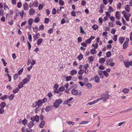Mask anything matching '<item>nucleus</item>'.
Listing matches in <instances>:
<instances>
[{"label":"nucleus","mask_w":132,"mask_h":132,"mask_svg":"<svg viewBox=\"0 0 132 132\" xmlns=\"http://www.w3.org/2000/svg\"><path fill=\"white\" fill-rule=\"evenodd\" d=\"M62 102V100L61 99H59L56 100L53 104V105L55 108H57L59 107L60 105Z\"/></svg>","instance_id":"1"},{"label":"nucleus","mask_w":132,"mask_h":132,"mask_svg":"<svg viewBox=\"0 0 132 132\" xmlns=\"http://www.w3.org/2000/svg\"><path fill=\"white\" fill-rule=\"evenodd\" d=\"M109 96L108 94H103L101 96V98H98V99H100V101L103 100V101L106 102L109 99Z\"/></svg>","instance_id":"2"},{"label":"nucleus","mask_w":132,"mask_h":132,"mask_svg":"<svg viewBox=\"0 0 132 132\" xmlns=\"http://www.w3.org/2000/svg\"><path fill=\"white\" fill-rule=\"evenodd\" d=\"M33 22V20L31 18H30L28 20V25L27 26V27L29 30H30L31 29L32 23Z\"/></svg>","instance_id":"3"},{"label":"nucleus","mask_w":132,"mask_h":132,"mask_svg":"<svg viewBox=\"0 0 132 132\" xmlns=\"http://www.w3.org/2000/svg\"><path fill=\"white\" fill-rule=\"evenodd\" d=\"M126 39L127 40V41H126L123 44V48L124 49H126L128 46V44L127 43L129 41L128 38H126Z\"/></svg>","instance_id":"4"},{"label":"nucleus","mask_w":132,"mask_h":132,"mask_svg":"<svg viewBox=\"0 0 132 132\" xmlns=\"http://www.w3.org/2000/svg\"><path fill=\"white\" fill-rule=\"evenodd\" d=\"M100 99H97L91 102H89L87 104V105H92L98 102L99 101H100Z\"/></svg>","instance_id":"5"},{"label":"nucleus","mask_w":132,"mask_h":132,"mask_svg":"<svg viewBox=\"0 0 132 132\" xmlns=\"http://www.w3.org/2000/svg\"><path fill=\"white\" fill-rule=\"evenodd\" d=\"M31 120L32 121L29 122L28 124V126L29 128H31L33 127V118H31Z\"/></svg>","instance_id":"6"},{"label":"nucleus","mask_w":132,"mask_h":132,"mask_svg":"<svg viewBox=\"0 0 132 132\" xmlns=\"http://www.w3.org/2000/svg\"><path fill=\"white\" fill-rule=\"evenodd\" d=\"M23 9L24 10H27L29 8L28 5L27 3L26 2L23 5Z\"/></svg>","instance_id":"7"},{"label":"nucleus","mask_w":132,"mask_h":132,"mask_svg":"<svg viewBox=\"0 0 132 132\" xmlns=\"http://www.w3.org/2000/svg\"><path fill=\"white\" fill-rule=\"evenodd\" d=\"M72 94L74 95H77L78 94V92L77 90L75 89H72L71 92Z\"/></svg>","instance_id":"8"},{"label":"nucleus","mask_w":132,"mask_h":132,"mask_svg":"<svg viewBox=\"0 0 132 132\" xmlns=\"http://www.w3.org/2000/svg\"><path fill=\"white\" fill-rule=\"evenodd\" d=\"M94 79H95V81L96 82L98 83L100 81L99 77L97 75L95 76L93 80Z\"/></svg>","instance_id":"9"},{"label":"nucleus","mask_w":132,"mask_h":132,"mask_svg":"<svg viewBox=\"0 0 132 132\" xmlns=\"http://www.w3.org/2000/svg\"><path fill=\"white\" fill-rule=\"evenodd\" d=\"M103 71L100 70L98 71V74L100 76V78L101 79H102L104 77V75L102 74Z\"/></svg>","instance_id":"10"},{"label":"nucleus","mask_w":132,"mask_h":132,"mask_svg":"<svg viewBox=\"0 0 132 132\" xmlns=\"http://www.w3.org/2000/svg\"><path fill=\"white\" fill-rule=\"evenodd\" d=\"M125 9L128 12H129L130 10V7L128 4L126 5L125 6Z\"/></svg>","instance_id":"11"},{"label":"nucleus","mask_w":132,"mask_h":132,"mask_svg":"<svg viewBox=\"0 0 132 132\" xmlns=\"http://www.w3.org/2000/svg\"><path fill=\"white\" fill-rule=\"evenodd\" d=\"M45 125V122L44 121L42 120L40 122L39 125V127L41 128H43Z\"/></svg>","instance_id":"12"},{"label":"nucleus","mask_w":132,"mask_h":132,"mask_svg":"<svg viewBox=\"0 0 132 132\" xmlns=\"http://www.w3.org/2000/svg\"><path fill=\"white\" fill-rule=\"evenodd\" d=\"M14 95L13 94H12L10 95L8 97V98L9 99L10 101H11L13 100L14 98Z\"/></svg>","instance_id":"13"},{"label":"nucleus","mask_w":132,"mask_h":132,"mask_svg":"<svg viewBox=\"0 0 132 132\" xmlns=\"http://www.w3.org/2000/svg\"><path fill=\"white\" fill-rule=\"evenodd\" d=\"M129 89L125 88L122 89V92L125 93L127 94L129 92Z\"/></svg>","instance_id":"14"},{"label":"nucleus","mask_w":132,"mask_h":132,"mask_svg":"<svg viewBox=\"0 0 132 132\" xmlns=\"http://www.w3.org/2000/svg\"><path fill=\"white\" fill-rule=\"evenodd\" d=\"M77 71L75 70H72L70 72V74L72 76L77 74Z\"/></svg>","instance_id":"15"},{"label":"nucleus","mask_w":132,"mask_h":132,"mask_svg":"<svg viewBox=\"0 0 132 132\" xmlns=\"http://www.w3.org/2000/svg\"><path fill=\"white\" fill-rule=\"evenodd\" d=\"M125 39V38L124 37H120L119 38V43L121 44H122L123 43V41H124Z\"/></svg>","instance_id":"16"},{"label":"nucleus","mask_w":132,"mask_h":132,"mask_svg":"<svg viewBox=\"0 0 132 132\" xmlns=\"http://www.w3.org/2000/svg\"><path fill=\"white\" fill-rule=\"evenodd\" d=\"M43 41V39L42 38H39L37 40V44L38 45H39L42 43Z\"/></svg>","instance_id":"17"},{"label":"nucleus","mask_w":132,"mask_h":132,"mask_svg":"<svg viewBox=\"0 0 132 132\" xmlns=\"http://www.w3.org/2000/svg\"><path fill=\"white\" fill-rule=\"evenodd\" d=\"M29 79L28 78L24 79L22 80V82L24 85L26 84L27 82H28L29 81Z\"/></svg>","instance_id":"18"},{"label":"nucleus","mask_w":132,"mask_h":132,"mask_svg":"<svg viewBox=\"0 0 132 132\" xmlns=\"http://www.w3.org/2000/svg\"><path fill=\"white\" fill-rule=\"evenodd\" d=\"M20 14L21 16V19H22L24 15H26V14L24 13V11L23 10H22L20 12Z\"/></svg>","instance_id":"19"},{"label":"nucleus","mask_w":132,"mask_h":132,"mask_svg":"<svg viewBox=\"0 0 132 132\" xmlns=\"http://www.w3.org/2000/svg\"><path fill=\"white\" fill-rule=\"evenodd\" d=\"M0 98L2 101H4V100L8 98L7 96L6 95H4L3 96L1 97Z\"/></svg>","instance_id":"20"},{"label":"nucleus","mask_w":132,"mask_h":132,"mask_svg":"<svg viewBox=\"0 0 132 132\" xmlns=\"http://www.w3.org/2000/svg\"><path fill=\"white\" fill-rule=\"evenodd\" d=\"M6 104L5 102H2L0 104L1 108H4L6 106Z\"/></svg>","instance_id":"21"},{"label":"nucleus","mask_w":132,"mask_h":132,"mask_svg":"<svg viewBox=\"0 0 132 132\" xmlns=\"http://www.w3.org/2000/svg\"><path fill=\"white\" fill-rule=\"evenodd\" d=\"M120 12L119 11H117L116 13V17L118 19H119L120 18Z\"/></svg>","instance_id":"22"},{"label":"nucleus","mask_w":132,"mask_h":132,"mask_svg":"<svg viewBox=\"0 0 132 132\" xmlns=\"http://www.w3.org/2000/svg\"><path fill=\"white\" fill-rule=\"evenodd\" d=\"M24 85V84L23 83H22V82H21L18 85V88L20 89L21 88L23 87Z\"/></svg>","instance_id":"23"},{"label":"nucleus","mask_w":132,"mask_h":132,"mask_svg":"<svg viewBox=\"0 0 132 132\" xmlns=\"http://www.w3.org/2000/svg\"><path fill=\"white\" fill-rule=\"evenodd\" d=\"M105 61V59L103 58H101L99 60V62L101 63H104Z\"/></svg>","instance_id":"24"},{"label":"nucleus","mask_w":132,"mask_h":132,"mask_svg":"<svg viewBox=\"0 0 132 132\" xmlns=\"http://www.w3.org/2000/svg\"><path fill=\"white\" fill-rule=\"evenodd\" d=\"M84 71L82 69H80V70L78 72V75H82L84 72Z\"/></svg>","instance_id":"25"},{"label":"nucleus","mask_w":132,"mask_h":132,"mask_svg":"<svg viewBox=\"0 0 132 132\" xmlns=\"http://www.w3.org/2000/svg\"><path fill=\"white\" fill-rule=\"evenodd\" d=\"M43 103L41 100H39L37 103V105L38 107L41 106L42 104Z\"/></svg>","instance_id":"26"},{"label":"nucleus","mask_w":132,"mask_h":132,"mask_svg":"<svg viewBox=\"0 0 132 132\" xmlns=\"http://www.w3.org/2000/svg\"><path fill=\"white\" fill-rule=\"evenodd\" d=\"M39 120V117L37 116V115H36L35 117L34 118V121H35L36 122L38 121Z\"/></svg>","instance_id":"27"},{"label":"nucleus","mask_w":132,"mask_h":132,"mask_svg":"<svg viewBox=\"0 0 132 132\" xmlns=\"http://www.w3.org/2000/svg\"><path fill=\"white\" fill-rule=\"evenodd\" d=\"M96 49L93 48L90 50V53L92 54H94L96 53V51L95 50Z\"/></svg>","instance_id":"28"},{"label":"nucleus","mask_w":132,"mask_h":132,"mask_svg":"<svg viewBox=\"0 0 132 132\" xmlns=\"http://www.w3.org/2000/svg\"><path fill=\"white\" fill-rule=\"evenodd\" d=\"M22 122L23 125L25 126L27 124V121L25 119H24V120L22 121Z\"/></svg>","instance_id":"29"},{"label":"nucleus","mask_w":132,"mask_h":132,"mask_svg":"<svg viewBox=\"0 0 132 132\" xmlns=\"http://www.w3.org/2000/svg\"><path fill=\"white\" fill-rule=\"evenodd\" d=\"M51 106H47L45 110L46 111H49L51 110Z\"/></svg>","instance_id":"30"},{"label":"nucleus","mask_w":132,"mask_h":132,"mask_svg":"<svg viewBox=\"0 0 132 132\" xmlns=\"http://www.w3.org/2000/svg\"><path fill=\"white\" fill-rule=\"evenodd\" d=\"M124 63L126 67L128 68L129 67V63L128 62H125Z\"/></svg>","instance_id":"31"},{"label":"nucleus","mask_w":132,"mask_h":132,"mask_svg":"<svg viewBox=\"0 0 132 132\" xmlns=\"http://www.w3.org/2000/svg\"><path fill=\"white\" fill-rule=\"evenodd\" d=\"M30 63H31V65H33V60H32V61H31L30 60V59H29L28 60L27 65H29V64H30Z\"/></svg>","instance_id":"32"},{"label":"nucleus","mask_w":132,"mask_h":132,"mask_svg":"<svg viewBox=\"0 0 132 132\" xmlns=\"http://www.w3.org/2000/svg\"><path fill=\"white\" fill-rule=\"evenodd\" d=\"M72 77L70 76H67L66 78V81H69L70 80L72 79Z\"/></svg>","instance_id":"33"},{"label":"nucleus","mask_w":132,"mask_h":132,"mask_svg":"<svg viewBox=\"0 0 132 132\" xmlns=\"http://www.w3.org/2000/svg\"><path fill=\"white\" fill-rule=\"evenodd\" d=\"M83 58V55L81 54H80V55L78 56L77 58L79 61L81 60Z\"/></svg>","instance_id":"34"},{"label":"nucleus","mask_w":132,"mask_h":132,"mask_svg":"<svg viewBox=\"0 0 132 132\" xmlns=\"http://www.w3.org/2000/svg\"><path fill=\"white\" fill-rule=\"evenodd\" d=\"M38 3L37 0H36L34 3V5L35 7H37L38 6Z\"/></svg>","instance_id":"35"},{"label":"nucleus","mask_w":132,"mask_h":132,"mask_svg":"<svg viewBox=\"0 0 132 132\" xmlns=\"http://www.w3.org/2000/svg\"><path fill=\"white\" fill-rule=\"evenodd\" d=\"M92 28L94 30H96L98 28V26L96 24H94L92 26Z\"/></svg>","instance_id":"36"},{"label":"nucleus","mask_w":132,"mask_h":132,"mask_svg":"<svg viewBox=\"0 0 132 132\" xmlns=\"http://www.w3.org/2000/svg\"><path fill=\"white\" fill-rule=\"evenodd\" d=\"M19 90V89L18 88H16L14 90H13V92L14 94H15L17 93Z\"/></svg>","instance_id":"37"},{"label":"nucleus","mask_w":132,"mask_h":132,"mask_svg":"<svg viewBox=\"0 0 132 132\" xmlns=\"http://www.w3.org/2000/svg\"><path fill=\"white\" fill-rule=\"evenodd\" d=\"M103 73L106 77H108L109 75V74L105 70L103 71Z\"/></svg>","instance_id":"38"},{"label":"nucleus","mask_w":132,"mask_h":132,"mask_svg":"<svg viewBox=\"0 0 132 132\" xmlns=\"http://www.w3.org/2000/svg\"><path fill=\"white\" fill-rule=\"evenodd\" d=\"M40 19L39 17H37L35 19L34 22L36 23L38 22L39 21Z\"/></svg>","instance_id":"39"},{"label":"nucleus","mask_w":132,"mask_h":132,"mask_svg":"<svg viewBox=\"0 0 132 132\" xmlns=\"http://www.w3.org/2000/svg\"><path fill=\"white\" fill-rule=\"evenodd\" d=\"M29 13L30 15H32L33 14V9L31 8L29 10Z\"/></svg>","instance_id":"40"},{"label":"nucleus","mask_w":132,"mask_h":132,"mask_svg":"<svg viewBox=\"0 0 132 132\" xmlns=\"http://www.w3.org/2000/svg\"><path fill=\"white\" fill-rule=\"evenodd\" d=\"M98 43H95V44H92V46L95 48V49H97L98 47Z\"/></svg>","instance_id":"41"},{"label":"nucleus","mask_w":132,"mask_h":132,"mask_svg":"<svg viewBox=\"0 0 132 132\" xmlns=\"http://www.w3.org/2000/svg\"><path fill=\"white\" fill-rule=\"evenodd\" d=\"M122 6V4L120 3H119L117 4V9H120Z\"/></svg>","instance_id":"42"},{"label":"nucleus","mask_w":132,"mask_h":132,"mask_svg":"<svg viewBox=\"0 0 132 132\" xmlns=\"http://www.w3.org/2000/svg\"><path fill=\"white\" fill-rule=\"evenodd\" d=\"M85 85L87 86V88L89 89H90L92 88V86L91 84L88 83L87 85Z\"/></svg>","instance_id":"43"},{"label":"nucleus","mask_w":132,"mask_h":132,"mask_svg":"<svg viewBox=\"0 0 132 132\" xmlns=\"http://www.w3.org/2000/svg\"><path fill=\"white\" fill-rule=\"evenodd\" d=\"M106 57H109L111 55V53L109 51L106 53Z\"/></svg>","instance_id":"44"},{"label":"nucleus","mask_w":132,"mask_h":132,"mask_svg":"<svg viewBox=\"0 0 132 132\" xmlns=\"http://www.w3.org/2000/svg\"><path fill=\"white\" fill-rule=\"evenodd\" d=\"M28 37L29 41L30 42H31L32 40V36L31 35L29 34H28Z\"/></svg>","instance_id":"45"},{"label":"nucleus","mask_w":132,"mask_h":132,"mask_svg":"<svg viewBox=\"0 0 132 132\" xmlns=\"http://www.w3.org/2000/svg\"><path fill=\"white\" fill-rule=\"evenodd\" d=\"M59 90L60 91L63 92L65 88L63 86H61L59 88Z\"/></svg>","instance_id":"46"},{"label":"nucleus","mask_w":132,"mask_h":132,"mask_svg":"<svg viewBox=\"0 0 132 132\" xmlns=\"http://www.w3.org/2000/svg\"><path fill=\"white\" fill-rule=\"evenodd\" d=\"M21 3L19 2L17 3V6L18 8H20L22 6Z\"/></svg>","instance_id":"47"},{"label":"nucleus","mask_w":132,"mask_h":132,"mask_svg":"<svg viewBox=\"0 0 132 132\" xmlns=\"http://www.w3.org/2000/svg\"><path fill=\"white\" fill-rule=\"evenodd\" d=\"M88 60L90 62H92L94 61V57L92 56H90L88 58Z\"/></svg>","instance_id":"48"},{"label":"nucleus","mask_w":132,"mask_h":132,"mask_svg":"<svg viewBox=\"0 0 132 132\" xmlns=\"http://www.w3.org/2000/svg\"><path fill=\"white\" fill-rule=\"evenodd\" d=\"M4 10L2 9H0V15L3 16L4 15Z\"/></svg>","instance_id":"49"},{"label":"nucleus","mask_w":132,"mask_h":132,"mask_svg":"<svg viewBox=\"0 0 132 132\" xmlns=\"http://www.w3.org/2000/svg\"><path fill=\"white\" fill-rule=\"evenodd\" d=\"M4 112V108H0V113L3 114Z\"/></svg>","instance_id":"50"},{"label":"nucleus","mask_w":132,"mask_h":132,"mask_svg":"<svg viewBox=\"0 0 132 132\" xmlns=\"http://www.w3.org/2000/svg\"><path fill=\"white\" fill-rule=\"evenodd\" d=\"M1 61L2 62L4 65V66H6V65L7 64V63L6 62L5 60L3 59H1Z\"/></svg>","instance_id":"51"},{"label":"nucleus","mask_w":132,"mask_h":132,"mask_svg":"<svg viewBox=\"0 0 132 132\" xmlns=\"http://www.w3.org/2000/svg\"><path fill=\"white\" fill-rule=\"evenodd\" d=\"M44 25L43 24H42L39 26V30H42L44 29Z\"/></svg>","instance_id":"52"},{"label":"nucleus","mask_w":132,"mask_h":132,"mask_svg":"<svg viewBox=\"0 0 132 132\" xmlns=\"http://www.w3.org/2000/svg\"><path fill=\"white\" fill-rule=\"evenodd\" d=\"M39 109L40 108L38 106L36 107L35 109V113H37L39 111Z\"/></svg>","instance_id":"53"},{"label":"nucleus","mask_w":132,"mask_h":132,"mask_svg":"<svg viewBox=\"0 0 132 132\" xmlns=\"http://www.w3.org/2000/svg\"><path fill=\"white\" fill-rule=\"evenodd\" d=\"M43 8V6L41 4H40L39 5V6L38 7V9L39 10H42Z\"/></svg>","instance_id":"54"},{"label":"nucleus","mask_w":132,"mask_h":132,"mask_svg":"<svg viewBox=\"0 0 132 132\" xmlns=\"http://www.w3.org/2000/svg\"><path fill=\"white\" fill-rule=\"evenodd\" d=\"M108 10L110 12H113V9L112 7L111 6L109 7L108 9Z\"/></svg>","instance_id":"55"},{"label":"nucleus","mask_w":132,"mask_h":132,"mask_svg":"<svg viewBox=\"0 0 132 132\" xmlns=\"http://www.w3.org/2000/svg\"><path fill=\"white\" fill-rule=\"evenodd\" d=\"M56 10L54 8L52 9V14H54V15L56 13Z\"/></svg>","instance_id":"56"},{"label":"nucleus","mask_w":132,"mask_h":132,"mask_svg":"<svg viewBox=\"0 0 132 132\" xmlns=\"http://www.w3.org/2000/svg\"><path fill=\"white\" fill-rule=\"evenodd\" d=\"M23 68H21L19 71H18V75H21L23 71Z\"/></svg>","instance_id":"57"},{"label":"nucleus","mask_w":132,"mask_h":132,"mask_svg":"<svg viewBox=\"0 0 132 132\" xmlns=\"http://www.w3.org/2000/svg\"><path fill=\"white\" fill-rule=\"evenodd\" d=\"M53 29L52 28H51L50 29L48 30L47 31V32L50 34L52 33L53 32Z\"/></svg>","instance_id":"58"},{"label":"nucleus","mask_w":132,"mask_h":132,"mask_svg":"<svg viewBox=\"0 0 132 132\" xmlns=\"http://www.w3.org/2000/svg\"><path fill=\"white\" fill-rule=\"evenodd\" d=\"M18 75L17 74H15L13 76L14 80H15L18 78Z\"/></svg>","instance_id":"59"},{"label":"nucleus","mask_w":132,"mask_h":132,"mask_svg":"<svg viewBox=\"0 0 132 132\" xmlns=\"http://www.w3.org/2000/svg\"><path fill=\"white\" fill-rule=\"evenodd\" d=\"M84 67L85 70H87V68L88 67V65L87 64H85L84 65Z\"/></svg>","instance_id":"60"},{"label":"nucleus","mask_w":132,"mask_h":132,"mask_svg":"<svg viewBox=\"0 0 132 132\" xmlns=\"http://www.w3.org/2000/svg\"><path fill=\"white\" fill-rule=\"evenodd\" d=\"M49 19L47 18H46L45 20V23H48L49 22Z\"/></svg>","instance_id":"61"},{"label":"nucleus","mask_w":132,"mask_h":132,"mask_svg":"<svg viewBox=\"0 0 132 132\" xmlns=\"http://www.w3.org/2000/svg\"><path fill=\"white\" fill-rule=\"evenodd\" d=\"M42 101L43 103H45L47 101V99L46 97H44L43 99H42Z\"/></svg>","instance_id":"62"},{"label":"nucleus","mask_w":132,"mask_h":132,"mask_svg":"<svg viewBox=\"0 0 132 132\" xmlns=\"http://www.w3.org/2000/svg\"><path fill=\"white\" fill-rule=\"evenodd\" d=\"M59 4L61 5H62L64 4V1L62 0H59Z\"/></svg>","instance_id":"63"},{"label":"nucleus","mask_w":132,"mask_h":132,"mask_svg":"<svg viewBox=\"0 0 132 132\" xmlns=\"http://www.w3.org/2000/svg\"><path fill=\"white\" fill-rule=\"evenodd\" d=\"M117 35H116L114 36L113 37V39L114 41H116L117 40Z\"/></svg>","instance_id":"64"}]
</instances>
